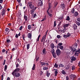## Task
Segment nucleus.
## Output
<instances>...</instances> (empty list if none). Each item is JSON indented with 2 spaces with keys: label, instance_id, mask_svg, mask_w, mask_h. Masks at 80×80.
Instances as JSON below:
<instances>
[{
  "label": "nucleus",
  "instance_id": "f257e3e1",
  "mask_svg": "<svg viewBox=\"0 0 80 80\" xmlns=\"http://www.w3.org/2000/svg\"><path fill=\"white\" fill-rule=\"evenodd\" d=\"M19 71H20V68H17L12 72V74L14 77H19L20 76V74L18 72Z\"/></svg>",
  "mask_w": 80,
  "mask_h": 80
},
{
  "label": "nucleus",
  "instance_id": "f03ea898",
  "mask_svg": "<svg viewBox=\"0 0 80 80\" xmlns=\"http://www.w3.org/2000/svg\"><path fill=\"white\" fill-rule=\"evenodd\" d=\"M47 12L49 17H53V15H52L53 10L52 9V4L51 3H49V8L47 10Z\"/></svg>",
  "mask_w": 80,
  "mask_h": 80
},
{
  "label": "nucleus",
  "instance_id": "7ed1b4c3",
  "mask_svg": "<svg viewBox=\"0 0 80 80\" xmlns=\"http://www.w3.org/2000/svg\"><path fill=\"white\" fill-rule=\"evenodd\" d=\"M32 3H33L32 2H28L29 7L30 9H32V10L34 9V8H35V6L33 5H32Z\"/></svg>",
  "mask_w": 80,
  "mask_h": 80
},
{
  "label": "nucleus",
  "instance_id": "20e7f679",
  "mask_svg": "<svg viewBox=\"0 0 80 80\" xmlns=\"http://www.w3.org/2000/svg\"><path fill=\"white\" fill-rule=\"evenodd\" d=\"M69 77L70 78H71V79H72V80H74V79H75L76 78V76L73 74L70 75L69 76Z\"/></svg>",
  "mask_w": 80,
  "mask_h": 80
},
{
  "label": "nucleus",
  "instance_id": "39448f33",
  "mask_svg": "<svg viewBox=\"0 0 80 80\" xmlns=\"http://www.w3.org/2000/svg\"><path fill=\"white\" fill-rule=\"evenodd\" d=\"M56 53L58 56H59V55H60V53H61V51H60V49H58L56 51Z\"/></svg>",
  "mask_w": 80,
  "mask_h": 80
},
{
  "label": "nucleus",
  "instance_id": "423d86ee",
  "mask_svg": "<svg viewBox=\"0 0 80 80\" xmlns=\"http://www.w3.org/2000/svg\"><path fill=\"white\" fill-rule=\"evenodd\" d=\"M47 35V34H46L45 35H44L42 37L41 39V42H43V40H44V42H45V39L46 38V36Z\"/></svg>",
  "mask_w": 80,
  "mask_h": 80
},
{
  "label": "nucleus",
  "instance_id": "0eeeda50",
  "mask_svg": "<svg viewBox=\"0 0 80 80\" xmlns=\"http://www.w3.org/2000/svg\"><path fill=\"white\" fill-rule=\"evenodd\" d=\"M75 52H75V55H76V56H77L78 57V53H80V49H79L77 51H75Z\"/></svg>",
  "mask_w": 80,
  "mask_h": 80
},
{
  "label": "nucleus",
  "instance_id": "6e6552de",
  "mask_svg": "<svg viewBox=\"0 0 80 80\" xmlns=\"http://www.w3.org/2000/svg\"><path fill=\"white\" fill-rule=\"evenodd\" d=\"M55 77H57V74H58V69H54L53 71H55Z\"/></svg>",
  "mask_w": 80,
  "mask_h": 80
},
{
  "label": "nucleus",
  "instance_id": "1a4fd4ad",
  "mask_svg": "<svg viewBox=\"0 0 80 80\" xmlns=\"http://www.w3.org/2000/svg\"><path fill=\"white\" fill-rule=\"evenodd\" d=\"M42 53L43 55H46V53H47V51H46V49H45V48H44L43 49Z\"/></svg>",
  "mask_w": 80,
  "mask_h": 80
},
{
  "label": "nucleus",
  "instance_id": "9d476101",
  "mask_svg": "<svg viewBox=\"0 0 80 80\" xmlns=\"http://www.w3.org/2000/svg\"><path fill=\"white\" fill-rule=\"evenodd\" d=\"M59 31L60 32H62V33H65V32H67V29L66 28H65L64 29H63L62 31V30H59Z\"/></svg>",
  "mask_w": 80,
  "mask_h": 80
},
{
  "label": "nucleus",
  "instance_id": "9b49d317",
  "mask_svg": "<svg viewBox=\"0 0 80 80\" xmlns=\"http://www.w3.org/2000/svg\"><path fill=\"white\" fill-rule=\"evenodd\" d=\"M61 7L62 8V9H64L65 8V4L64 3L61 4Z\"/></svg>",
  "mask_w": 80,
  "mask_h": 80
},
{
  "label": "nucleus",
  "instance_id": "f8f14e48",
  "mask_svg": "<svg viewBox=\"0 0 80 80\" xmlns=\"http://www.w3.org/2000/svg\"><path fill=\"white\" fill-rule=\"evenodd\" d=\"M28 37L29 38H30L31 39L32 38V33H29L28 35Z\"/></svg>",
  "mask_w": 80,
  "mask_h": 80
},
{
  "label": "nucleus",
  "instance_id": "ddd939ff",
  "mask_svg": "<svg viewBox=\"0 0 80 80\" xmlns=\"http://www.w3.org/2000/svg\"><path fill=\"white\" fill-rule=\"evenodd\" d=\"M50 47L52 48V49H53V48H54V47H55L54 44L53 43H52L50 45Z\"/></svg>",
  "mask_w": 80,
  "mask_h": 80
},
{
  "label": "nucleus",
  "instance_id": "4468645a",
  "mask_svg": "<svg viewBox=\"0 0 80 80\" xmlns=\"http://www.w3.org/2000/svg\"><path fill=\"white\" fill-rule=\"evenodd\" d=\"M73 28L74 30H77V26L75 24H74L73 25Z\"/></svg>",
  "mask_w": 80,
  "mask_h": 80
},
{
  "label": "nucleus",
  "instance_id": "2eb2a0df",
  "mask_svg": "<svg viewBox=\"0 0 80 80\" xmlns=\"http://www.w3.org/2000/svg\"><path fill=\"white\" fill-rule=\"evenodd\" d=\"M69 26V24H66L64 25L63 27L64 28H67V27H68Z\"/></svg>",
  "mask_w": 80,
  "mask_h": 80
},
{
  "label": "nucleus",
  "instance_id": "dca6fc26",
  "mask_svg": "<svg viewBox=\"0 0 80 80\" xmlns=\"http://www.w3.org/2000/svg\"><path fill=\"white\" fill-rule=\"evenodd\" d=\"M2 15V16H4L5 15V11L3 10L1 12Z\"/></svg>",
  "mask_w": 80,
  "mask_h": 80
},
{
  "label": "nucleus",
  "instance_id": "f3484780",
  "mask_svg": "<svg viewBox=\"0 0 80 80\" xmlns=\"http://www.w3.org/2000/svg\"><path fill=\"white\" fill-rule=\"evenodd\" d=\"M76 60V58L74 56H72L71 57V60L72 61H75Z\"/></svg>",
  "mask_w": 80,
  "mask_h": 80
},
{
  "label": "nucleus",
  "instance_id": "a211bd4d",
  "mask_svg": "<svg viewBox=\"0 0 80 80\" xmlns=\"http://www.w3.org/2000/svg\"><path fill=\"white\" fill-rule=\"evenodd\" d=\"M5 31L6 32L9 33V32H10V30H9V29L8 28H6L5 29Z\"/></svg>",
  "mask_w": 80,
  "mask_h": 80
},
{
  "label": "nucleus",
  "instance_id": "6ab92c4d",
  "mask_svg": "<svg viewBox=\"0 0 80 80\" xmlns=\"http://www.w3.org/2000/svg\"><path fill=\"white\" fill-rule=\"evenodd\" d=\"M78 15V12H76L74 13V17H77Z\"/></svg>",
  "mask_w": 80,
  "mask_h": 80
},
{
  "label": "nucleus",
  "instance_id": "aec40b11",
  "mask_svg": "<svg viewBox=\"0 0 80 80\" xmlns=\"http://www.w3.org/2000/svg\"><path fill=\"white\" fill-rule=\"evenodd\" d=\"M40 37V34H39V35L38 36L37 38V42H39Z\"/></svg>",
  "mask_w": 80,
  "mask_h": 80
},
{
  "label": "nucleus",
  "instance_id": "412c9836",
  "mask_svg": "<svg viewBox=\"0 0 80 80\" xmlns=\"http://www.w3.org/2000/svg\"><path fill=\"white\" fill-rule=\"evenodd\" d=\"M48 67L45 66L43 68V70H47V69H48Z\"/></svg>",
  "mask_w": 80,
  "mask_h": 80
},
{
  "label": "nucleus",
  "instance_id": "4be33fe9",
  "mask_svg": "<svg viewBox=\"0 0 80 80\" xmlns=\"http://www.w3.org/2000/svg\"><path fill=\"white\" fill-rule=\"evenodd\" d=\"M22 38L23 40L25 41V35L24 34H22Z\"/></svg>",
  "mask_w": 80,
  "mask_h": 80
},
{
  "label": "nucleus",
  "instance_id": "5701e85b",
  "mask_svg": "<svg viewBox=\"0 0 80 80\" xmlns=\"http://www.w3.org/2000/svg\"><path fill=\"white\" fill-rule=\"evenodd\" d=\"M35 69V64H34L33 65V66L32 67V70H34Z\"/></svg>",
  "mask_w": 80,
  "mask_h": 80
},
{
  "label": "nucleus",
  "instance_id": "b1692460",
  "mask_svg": "<svg viewBox=\"0 0 80 80\" xmlns=\"http://www.w3.org/2000/svg\"><path fill=\"white\" fill-rule=\"evenodd\" d=\"M27 50H28L30 48V44H28L27 45Z\"/></svg>",
  "mask_w": 80,
  "mask_h": 80
},
{
  "label": "nucleus",
  "instance_id": "393cba45",
  "mask_svg": "<svg viewBox=\"0 0 80 80\" xmlns=\"http://www.w3.org/2000/svg\"><path fill=\"white\" fill-rule=\"evenodd\" d=\"M34 10L32 9V10H31V14H32V15H33L34 13Z\"/></svg>",
  "mask_w": 80,
  "mask_h": 80
},
{
  "label": "nucleus",
  "instance_id": "a878e982",
  "mask_svg": "<svg viewBox=\"0 0 80 80\" xmlns=\"http://www.w3.org/2000/svg\"><path fill=\"white\" fill-rule=\"evenodd\" d=\"M31 28H32V26L31 25H29L28 26V30H30Z\"/></svg>",
  "mask_w": 80,
  "mask_h": 80
},
{
  "label": "nucleus",
  "instance_id": "bb28decb",
  "mask_svg": "<svg viewBox=\"0 0 80 80\" xmlns=\"http://www.w3.org/2000/svg\"><path fill=\"white\" fill-rule=\"evenodd\" d=\"M24 18L26 21H27V19H28L27 16H26L24 15Z\"/></svg>",
  "mask_w": 80,
  "mask_h": 80
},
{
  "label": "nucleus",
  "instance_id": "cd10ccee",
  "mask_svg": "<svg viewBox=\"0 0 80 80\" xmlns=\"http://www.w3.org/2000/svg\"><path fill=\"white\" fill-rule=\"evenodd\" d=\"M52 55L53 56V57L54 58H56V53H52Z\"/></svg>",
  "mask_w": 80,
  "mask_h": 80
},
{
  "label": "nucleus",
  "instance_id": "c85d7f7f",
  "mask_svg": "<svg viewBox=\"0 0 80 80\" xmlns=\"http://www.w3.org/2000/svg\"><path fill=\"white\" fill-rule=\"evenodd\" d=\"M59 67H64V65L62 64H60L59 65Z\"/></svg>",
  "mask_w": 80,
  "mask_h": 80
},
{
  "label": "nucleus",
  "instance_id": "c756f323",
  "mask_svg": "<svg viewBox=\"0 0 80 80\" xmlns=\"http://www.w3.org/2000/svg\"><path fill=\"white\" fill-rule=\"evenodd\" d=\"M66 20L70 21V17L69 16H67V18Z\"/></svg>",
  "mask_w": 80,
  "mask_h": 80
},
{
  "label": "nucleus",
  "instance_id": "7c9ffc66",
  "mask_svg": "<svg viewBox=\"0 0 80 80\" xmlns=\"http://www.w3.org/2000/svg\"><path fill=\"white\" fill-rule=\"evenodd\" d=\"M67 35L68 37H69L71 36V34L69 32L68 33Z\"/></svg>",
  "mask_w": 80,
  "mask_h": 80
},
{
  "label": "nucleus",
  "instance_id": "2f4dec72",
  "mask_svg": "<svg viewBox=\"0 0 80 80\" xmlns=\"http://www.w3.org/2000/svg\"><path fill=\"white\" fill-rule=\"evenodd\" d=\"M40 63H41V65H42V66H43V65H45V64H46L45 62H41Z\"/></svg>",
  "mask_w": 80,
  "mask_h": 80
},
{
  "label": "nucleus",
  "instance_id": "473e14b6",
  "mask_svg": "<svg viewBox=\"0 0 80 80\" xmlns=\"http://www.w3.org/2000/svg\"><path fill=\"white\" fill-rule=\"evenodd\" d=\"M71 12L72 13H74V12H75V9H74V8L72 9L71 11Z\"/></svg>",
  "mask_w": 80,
  "mask_h": 80
},
{
  "label": "nucleus",
  "instance_id": "72a5a7b5",
  "mask_svg": "<svg viewBox=\"0 0 80 80\" xmlns=\"http://www.w3.org/2000/svg\"><path fill=\"white\" fill-rule=\"evenodd\" d=\"M58 66V64H57V63H55L54 65V67H55V68H57Z\"/></svg>",
  "mask_w": 80,
  "mask_h": 80
},
{
  "label": "nucleus",
  "instance_id": "f704fd0d",
  "mask_svg": "<svg viewBox=\"0 0 80 80\" xmlns=\"http://www.w3.org/2000/svg\"><path fill=\"white\" fill-rule=\"evenodd\" d=\"M76 23L78 26H80V22H76Z\"/></svg>",
  "mask_w": 80,
  "mask_h": 80
},
{
  "label": "nucleus",
  "instance_id": "c9c22d12",
  "mask_svg": "<svg viewBox=\"0 0 80 80\" xmlns=\"http://www.w3.org/2000/svg\"><path fill=\"white\" fill-rule=\"evenodd\" d=\"M62 74H63V75H65V74H66V72H65L64 70H62Z\"/></svg>",
  "mask_w": 80,
  "mask_h": 80
},
{
  "label": "nucleus",
  "instance_id": "e433bc0d",
  "mask_svg": "<svg viewBox=\"0 0 80 80\" xmlns=\"http://www.w3.org/2000/svg\"><path fill=\"white\" fill-rule=\"evenodd\" d=\"M39 4H40V5H39V6H40V7H42V5H43V3H42V2H41L38 3V5H39Z\"/></svg>",
  "mask_w": 80,
  "mask_h": 80
},
{
  "label": "nucleus",
  "instance_id": "4c0bfd02",
  "mask_svg": "<svg viewBox=\"0 0 80 80\" xmlns=\"http://www.w3.org/2000/svg\"><path fill=\"white\" fill-rule=\"evenodd\" d=\"M59 48L61 50H63V46H60L59 47Z\"/></svg>",
  "mask_w": 80,
  "mask_h": 80
},
{
  "label": "nucleus",
  "instance_id": "58836bf2",
  "mask_svg": "<svg viewBox=\"0 0 80 80\" xmlns=\"http://www.w3.org/2000/svg\"><path fill=\"white\" fill-rule=\"evenodd\" d=\"M45 17H46V16L44 17L45 18H43V19L41 21V22H43V21L46 20V18H45Z\"/></svg>",
  "mask_w": 80,
  "mask_h": 80
},
{
  "label": "nucleus",
  "instance_id": "ea45409f",
  "mask_svg": "<svg viewBox=\"0 0 80 80\" xmlns=\"http://www.w3.org/2000/svg\"><path fill=\"white\" fill-rule=\"evenodd\" d=\"M63 37H64V38H67V37H67V35H63Z\"/></svg>",
  "mask_w": 80,
  "mask_h": 80
},
{
  "label": "nucleus",
  "instance_id": "a19ab883",
  "mask_svg": "<svg viewBox=\"0 0 80 80\" xmlns=\"http://www.w3.org/2000/svg\"><path fill=\"white\" fill-rule=\"evenodd\" d=\"M7 65H5L4 68V70L6 71L7 70Z\"/></svg>",
  "mask_w": 80,
  "mask_h": 80
},
{
  "label": "nucleus",
  "instance_id": "79ce46f5",
  "mask_svg": "<svg viewBox=\"0 0 80 80\" xmlns=\"http://www.w3.org/2000/svg\"><path fill=\"white\" fill-rule=\"evenodd\" d=\"M69 68L70 66H67L66 67V70H68V69H69Z\"/></svg>",
  "mask_w": 80,
  "mask_h": 80
},
{
  "label": "nucleus",
  "instance_id": "37998d69",
  "mask_svg": "<svg viewBox=\"0 0 80 80\" xmlns=\"http://www.w3.org/2000/svg\"><path fill=\"white\" fill-rule=\"evenodd\" d=\"M50 73L49 72H47V77H49V76H50Z\"/></svg>",
  "mask_w": 80,
  "mask_h": 80
},
{
  "label": "nucleus",
  "instance_id": "c03bdc74",
  "mask_svg": "<svg viewBox=\"0 0 80 80\" xmlns=\"http://www.w3.org/2000/svg\"><path fill=\"white\" fill-rule=\"evenodd\" d=\"M57 37L58 38H61V36L59 35H57Z\"/></svg>",
  "mask_w": 80,
  "mask_h": 80
},
{
  "label": "nucleus",
  "instance_id": "a18cd8bd",
  "mask_svg": "<svg viewBox=\"0 0 80 80\" xmlns=\"http://www.w3.org/2000/svg\"><path fill=\"white\" fill-rule=\"evenodd\" d=\"M56 21H55L54 22V27H56Z\"/></svg>",
  "mask_w": 80,
  "mask_h": 80
},
{
  "label": "nucleus",
  "instance_id": "49530a36",
  "mask_svg": "<svg viewBox=\"0 0 80 80\" xmlns=\"http://www.w3.org/2000/svg\"><path fill=\"white\" fill-rule=\"evenodd\" d=\"M58 45V46H61V45H62V43L61 42L59 43Z\"/></svg>",
  "mask_w": 80,
  "mask_h": 80
},
{
  "label": "nucleus",
  "instance_id": "de8ad7c7",
  "mask_svg": "<svg viewBox=\"0 0 80 80\" xmlns=\"http://www.w3.org/2000/svg\"><path fill=\"white\" fill-rule=\"evenodd\" d=\"M66 80H69V77L68 76L66 77Z\"/></svg>",
  "mask_w": 80,
  "mask_h": 80
},
{
  "label": "nucleus",
  "instance_id": "09e8293b",
  "mask_svg": "<svg viewBox=\"0 0 80 80\" xmlns=\"http://www.w3.org/2000/svg\"><path fill=\"white\" fill-rule=\"evenodd\" d=\"M75 66H73L72 67V70H75Z\"/></svg>",
  "mask_w": 80,
  "mask_h": 80
},
{
  "label": "nucleus",
  "instance_id": "8fccbe9b",
  "mask_svg": "<svg viewBox=\"0 0 80 80\" xmlns=\"http://www.w3.org/2000/svg\"><path fill=\"white\" fill-rule=\"evenodd\" d=\"M3 60V56H1L0 57V61H2Z\"/></svg>",
  "mask_w": 80,
  "mask_h": 80
},
{
  "label": "nucleus",
  "instance_id": "3c124183",
  "mask_svg": "<svg viewBox=\"0 0 80 80\" xmlns=\"http://www.w3.org/2000/svg\"><path fill=\"white\" fill-rule=\"evenodd\" d=\"M52 53H55V50H54V49H52Z\"/></svg>",
  "mask_w": 80,
  "mask_h": 80
},
{
  "label": "nucleus",
  "instance_id": "603ef678",
  "mask_svg": "<svg viewBox=\"0 0 80 80\" xmlns=\"http://www.w3.org/2000/svg\"><path fill=\"white\" fill-rule=\"evenodd\" d=\"M5 62H6V60H4L3 62V65H4L5 64Z\"/></svg>",
  "mask_w": 80,
  "mask_h": 80
},
{
  "label": "nucleus",
  "instance_id": "864d4df0",
  "mask_svg": "<svg viewBox=\"0 0 80 80\" xmlns=\"http://www.w3.org/2000/svg\"><path fill=\"white\" fill-rule=\"evenodd\" d=\"M6 41L7 43H10V40L9 39H8Z\"/></svg>",
  "mask_w": 80,
  "mask_h": 80
},
{
  "label": "nucleus",
  "instance_id": "5fc2aeb1",
  "mask_svg": "<svg viewBox=\"0 0 80 80\" xmlns=\"http://www.w3.org/2000/svg\"><path fill=\"white\" fill-rule=\"evenodd\" d=\"M19 6H20V7H22V4L21 2L19 3Z\"/></svg>",
  "mask_w": 80,
  "mask_h": 80
},
{
  "label": "nucleus",
  "instance_id": "6e6d98bb",
  "mask_svg": "<svg viewBox=\"0 0 80 80\" xmlns=\"http://www.w3.org/2000/svg\"><path fill=\"white\" fill-rule=\"evenodd\" d=\"M77 20L78 22H80V18H78L77 19Z\"/></svg>",
  "mask_w": 80,
  "mask_h": 80
},
{
  "label": "nucleus",
  "instance_id": "4d7b16f0",
  "mask_svg": "<svg viewBox=\"0 0 80 80\" xmlns=\"http://www.w3.org/2000/svg\"><path fill=\"white\" fill-rule=\"evenodd\" d=\"M3 2V0H0V3H2Z\"/></svg>",
  "mask_w": 80,
  "mask_h": 80
},
{
  "label": "nucleus",
  "instance_id": "13d9d810",
  "mask_svg": "<svg viewBox=\"0 0 80 80\" xmlns=\"http://www.w3.org/2000/svg\"><path fill=\"white\" fill-rule=\"evenodd\" d=\"M22 28H23V26H21L19 28V30H22Z\"/></svg>",
  "mask_w": 80,
  "mask_h": 80
},
{
  "label": "nucleus",
  "instance_id": "bf43d9fd",
  "mask_svg": "<svg viewBox=\"0 0 80 80\" xmlns=\"http://www.w3.org/2000/svg\"><path fill=\"white\" fill-rule=\"evenodd\" d=\"M19 66V64H18L17 63L16 65V68H18V67Z\"/></svg>",
  "mask_w": 80,
  "mask_h": 80
},
{
  "label": "nucleus",
  "instance_id": "052dcab7",
  "mask_svg": "<svg viewBox=\"0 0 80 80\" xmlns=\"http://www.w3.org/2000/svg\"><path fill=\"white\" fill-rule=\"evenodd\" d=\"M15 37L16 38H18V34H16V35H15Z\"/></svg>",
  "mask_w": 80,
  "mask_h": 80
},
{
  "label": "nucleus",
  "instance_id": "680f3d73",
  "mask_svg": "<svg viewBox=\"0 0 80 80\" xmlns=\"http://www.w3.org/2000/svg\"><path fill=\"white\" fill-rule=\"evenodd\" d=\"M36 16H37L36 13L34 14L33 16L34 18H35V17H36Z\"/></svg>",
  "mask_w": 80,
  "mask_h": 80
},
{
  "label": "nucleus",
  "instance_id": "e2e57ef3",
  "mask_svg": "<svg viewBox=\"0 0 80 80\" xmlns=\"http://www.w3.org/2000/svg\"><path fill=\"white\" fill-rule=\"evenodd\" d=\"M17 1L18 3H20L21 2V0H17Z\"/></svg>",
  "mask_w": 80,
  "mask_h": 80
},
{
  "label": "nucleus",
  "instance_id": "0e129e2a",
  "mask_svg": "<svg viewBox=\"0 0 80 80\" xmlns=\"http://www.w3.org/2000/svg\"><path fill=\"white\" fill-rule=\"evenodd\" d=\"M2 6L1 4H0V10H2Z\"/></svg>",
  "mask_w": 80,
  "mask_h": 80
},
{
  "label": "nucleus",
  "instance_id": "69168bd1",
  "mask_svg": "<svg viewBox=\"0 0 80 80\" xmlns=\"http://www.w3.org/2000/svg\"><path fill=\"white\" fill-rule=\"evenodd\" d=\"M37 7H34V8L33 9V10H34V11H35V10H36V9H37Z\"/></svg>",
  "mask_w": 80,
  "mask_h": 80
},
{
  "label": "nucleus",
  "instance_id": "338daca9",
  "mask_svg": "<svg viewBox=\"0 0 80 80\" xmlns=\"http://www.w3.org/2000/svg\"><path fill=\"white\" fill-rule=\"evenodd\" d=\"M5 51H6V50H5V49H2V52L3 53H4Z\"/></svg>",
  "mask_w": 80,
  "mask_h": 80
},
{
  "label": "nucleus",
  "instance_id": "774afa93",
  "mask_svg": "<svg viewBox=\"0 0 80 80\" xmlns=\"http://www.w3.org/2000/svg\"><path fill=\"white\" fill-rule=\"evenodd\" d=\"M78 65L79 67H80V61L78 63Z\"/></svg>",
  "mask_w": 80,
  "mask_h": 80
}]
</instances>
